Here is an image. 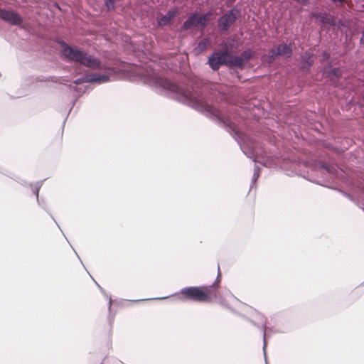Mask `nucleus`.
<instances>
[{
	"label": "nucleus",
	"instance_id": "24",
	"mask_svg": "<svg viewBox=\"0 0 364 364\" xmlns=\"http://www.w3.org/2000/svg\"><path fill=\"white\" fill-rule=\"evenodd\" d=\"M323 55H324V57H326V58H328V55L326 54V53H323Z\"/></svg>",
	"mask_w": 364,
	"mask_h": 364
},
{
	"label": "nucleus",
	"instance_id": "4",
	"mask_svg": "<svg viewBox=\"0 0 364 364\" xmlns=\"http://www.w3.org/2000/svg\"><path fill=\"white\" fill-rule=\"evenodd\" d=\"M239 16V11L232 9L223 14L218 21V27L220 31H226L234 24Z\"/></svg>",
	"mask_w": 364,
	"mask_h": 364
},
{
	"label": "nucleus",
	"instance_id": "25",
	"mask_svg": "<svg viewBox=\"0 0 364 364\" xmlns=\"http://www.w3.org/2000/svg\"><path fill=\"white\" fill-rule=\"evenodd\" d=\"M166 297H161V298H158L159 299H166Z\"/></svg>",
	"mask_w": 364,
	"mask_h": 364
},
{
	"label": "nucleus",
	"instance_id": "17",
	"mask_svg": "<svg viewBox=\"0 0 364 364\" xmlns=\"http://www.w3.org/2000/svg\"><path fill=\"white\" fill-rule=\"evenodd\" d=\"M260 170L257 166H255L252 176V183H255L259 176Z\"/></svg>",
	"mask_w": 364,
	"mask_h": 364
},
{
	"label": "nucleus",
	"instance_id": "19",
	"mask_svg": "<svg viewBox=\"0 0 364 364\" xmlns=\"http://www.w3.org/2000/svg\"><path fill=\"white\" fill-rule=\"evenodd\" d=\"M263 328H264V346H263V352H264V358H266V346H267V343H266V340H265V330H266V326H265V323H264V325H263Z\"/></svg>",
	"mask_w": 364,
	"mask_h": 364
},
{
	"label": "nucleus",
	"instance_id": "13",
	"mask_svg": "<svg viewBox=\"0 0 364 364\" xmlns=\"http://www.w3.org/2000/svg\"><path fill=\"white\" fill-rule=\"evenodd\" d=\"M317 18L323 24H328L333 26L335 24V19L332 16H328L326 13H319L316 14Z\"/></svg>",
	"mask_w": 364,
	"mask_h": 364
},
{
	"label": "nucleus",
	"instance_id": "8",
	"mask_svg": "<svg viewBox=\"0 0 364 364\" xmlns=\"http://www.w3.org/2000/svg\"><path fill=\"white\" fill-rule=\"evenodd\" d=\"M0 18L12 25H20L22 18L14 11L0 9Z\"/></svg>",
	"mask_w": 364,
	"mask_h": 364
},
{
	"label": "nucleus",
	"instance_id": "18",
	"mask_svg": "<svg viewBox=\"0 0 364 364\" xmlns=\"http://www.w3.org/2000/svg\"><path fill=\"white\" fill-rule=\"evenodd\" d=\"M114 1L112 0H105V5L108 10L114 8Z\"/></svg>",
	"mask_w": 364,
	"mask_h": 364
},
{
	"label": "nucleus",
	"instance_id": "26",
	"mask_svg": "<svg viewBox=\"0 0 364 364\" xmlns=\"http://www.w3.org/2000/svg\"><path fill=\"white\" fill-rule=\"evenodd\" d=\"M112 1L115 2V1H117V0H112Z\"/></svg>",
	"mask_w": 364,
	"mask_h": 364
},
{
	"label": "nucleus",
	"instance_id": "3",
	"mask_svg": "<svg viewBox=\"0 0 364 364\" xmlns=\"http://www.w3.org/2000/svg\"><path fill=\"white\" fill-rule=\"evenodd\" d=\"M181 300H193L195 301L204 302L209 298L205 292V287H186L181 290Z\"/></svg>",
	"mask_w": 364,
	"mask_h": 364
},
{
	"label": "nucleus",
	"instance_id": "23",
	"mask_svg": "<svg viewBox=\"0 0 364 364\" xmlns=\"http://www.w3.org/2000/svg\"><path fill=\"white\" fill-rule=\"evenodd\" d=\"M109 309H110L111 308V305H112V299H111V298H109Z\"/></svg>",
	"mask_w": 364,
	"mask_h": 364
},
{
	"label": "nucleus",
	"instance_id": "9",
	"mask_svg": "<svg viewBox=\"0 0 364 364\" xmlns=\"http://www.w3.org/2000/svg\"><path fill=\"white\" fill-rule=\"evenodd\" d=\"M109 77L107 75L105 74H98V73H92L90 75H87L85 77H82L81 78H78L75 80L76 84H80L84 82H106L109 81Z\"/></svg>",
	"mask_w": 364,
	"mask_h": 364
},
{
	"label": "nucleus",
	"instance_id": "15",
	"mask_svg": "<svg viewBox=\"0 0 364 364\" xmlns=\"http://www.w3.org/2000/svg\"><path fill=\"white\" fill-rule=\"evenodd\" d=\"M228 63L238 68H241L245 64V62L240 56H232L230 55Z\"/></svg>",
	"mask_w": 364,
	"mask_h": 364
},
{
	"label": "nucleus",
	"instance_id": "14",
	"mask_svg": "<svg viewBox=\"0 0 364 364\" xmlns=\"http://www.w3.org/2000/svg\"><path fill=\"white\" fill-rule=\"evenodd\" d=\"M210 41L209 38H204L198 42L197 47L195 48V50L198 53H202L203 50L208 48V47L210 45Z\"/></svg>",
	"mask_w": 364,
	"mask_h": 364
},
{
	"label": "nucleus",
	"instance_id": "2",
	"mask_svg": "<svg viewBox=\"0 0 364 364\" xmlns=\"http://www.w3.org/2000/svg\"><path fill=\"white\" fill-rule=\"evenodd\" d=\"M62 53L69 60L79 63L91 68H100V62L98 59L83 50L73 48L65 43L63 44Z\"/></svg>",
	"mask_w": 364,
	"mask_h": 364
},
{
	"label": "nucleus",
	"instance_id": "11",
	"mask_svg": "<svg viewBox=\"0 0 364 364\" xmlns=\"http://www.w3.org/2000/svg\"><path fill=\"white\" fill-rule=\"evenodd\" d=\"M178 14L177 9L169 10L166 15L159 17L157 23L159 26H166L168 24L172 18H173Z\"/></svg>",
	"mask_w": 364,
	"mask_h": 364
},
{
	"label": "nucleus",
	"instance_id": "10",
	"mask_svg": "<svg viewBox=\"0 0 364 364\" xmlns=\"http://www.w3.org/2000/svg\"><path fill=\"white\" fill-rule=\"evenodd\" d=\"M212 287H205V292L209 296L206 301H215L222 305H225V300L223 299L222 294L217 289H212Z\"/></svg>",
	"mask_w": 364,
	"mask_h": 364
},
{
	"label": "nucleus",
	"instance_id": "22",
	"mask_svg": "<svg viewBox=\"0 0 364 364\" xmlns=\"http://www.w3.org/2000/svg\"><path fill=\"white\" fill-rule=\"evenodd\" d=\"M38 192H39V188H37L35 191V194L37 196V199L38 198Z\"/></svg>",
	"mask_w": 364,
	"mask_h": 364
},
{
	"label": "nucleus",
	"instance_id": "12",
	"mask_svg": "<svg viewBox=\"0 0 364 364\" xmlns=\"http://www.w3.org/2000/svg\"><path fill=\"white\" fill-rule=\"evenodd\" d=\"M302 70L304 71H308L314 63L313 55L309 52H306L302 55Z\"/></svg>",
	"mask_w": 364,
	"mask_h": 364
},
{
	"label": "nucleus",
	"instance_id": "20",
	"mask_svg": "<svg viewBox=\"0 0 364 364\" xmlns=\"http://www.w3.org/2000/svg\"><path fill=\"white\" fill-rule=\"evenodd\" d=\"M331 74L338 77L341 75V71L338 68H334L331 70Z\"/></svg>",
	"mask_w": 364,
	"mask_h": 364
},
{
	"label": "nucleus",
	"instance_id": "7",
	"mask_svg": "<svg viewBox=\"0 0 364 364\" xmlns=\"http://www.w3.org/2000/svg\"><path fill=\"white\" fill-rule=\"evenodd\" d=\"M292 54V48L290 44H281L269 50L268 58L269 62L273 61L278 56L289 58Z\"/></svg>",
	"mask_w": 364,
	"mask_h": 364
},
{
	"label": "nucleus",
	"instance_id": "16",
	"mask_svg": "<svg viewBox=\"0 0 364 364\" xmlns=\"http://www.w3.org/2000/svg\"><path fill=\"white\" fill-rule=\"evenodd\" d=\"M252 55V52L251 50L249 49L243 51L240 56L243 60L245 63H246L251 58Z\"/></svg>",
	"mask_w": 364,
	"mask_h": 364
},
{
	"label": "nucleus",
	"instance_id": "6",
	"mask_svg": "<svg viewBox=\"0 0 364 364\" xmlns=\"http://www.w3.org/2000/svg\"><path fill=\"white\" fill-rule=\"evenodd\" d=\"M230 54L226 52H215L208 58V64L213 70H218L222 65L228 62Z\"/></svg>",
	"mask_w": 364,
	"mask_h": 364
},
{
	"label": "nucleus",
	"instance_id": "5",
	"mask_svg": "<svg viewBox=\"0 0 364 364\" xmlns=\"http://www.w3.org/2000/svg\"><path fill=\"white\" fill-rule=\"evenodd\" d=\"M210 13H206L203 16H198L197 14H193L188 18V19L183 23V28L184 30H188L192 27L197 26H201L203 28L205 27Z\"/></svg>",
	"mask_w": 364,
	"mask_h": 364
},
{
	"label": "nucleus",
	"instance_id": "1",
	"mask_svg": "<svg viewBox=\"0 0 364 364\" xmlns=\"http://www.w3.org/2000/svg\"><path fill=\"white\" fill-rule=\"evenodd\" d=\"M141 79L145 83L159 88L161 92L170 95L171 97H175L179 102L223 123L232 131L234 137L240 144L243 153L253 159L255 161L259 162L257 160L258 151L249 138L245 134L236 130L235 127L221 110L208 105L202 97L192 93L190 90H183L176 83L158 76L154 73L141 75Z\"/></svg>",
	"mask_w": 364,
	"mask_h": 364
},
{
	"label": "nucleus",
	"instance_id": "21",
	"mask_svg": "<svg viewBox=\"0 0 364 364\" xmlns=\"http://www.w3.org/2000/svg\"><path fill=\"white\" fill-rule=\"evenodd\" d=\"M220 282V268L218 267V277H217L216 281L213 283L212 287L215 286L216 284L219 283Z\"/></svg>",
	"mask_w": 364,
	"mask_h": 364
}]
</instances>
